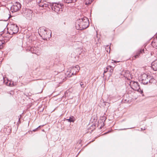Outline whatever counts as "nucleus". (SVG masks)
I'll use <instances>...</instances> for the list:
<instances>
[{
    "label": "nucleus",
    "instance_id": "obj_19",
    "mask_svg": "<svg viewBox=\"0 0 157 157\" xmlns=\"http://www.w3.org/2000/svg\"><path fill=\"white\" fill-rule=\"evenodd\" d=\"M112 67V66H110V65H109V66H107V67L106 68V69H105L104 71V74H103L104 75V74L105 73H106V72H107L109 70V68H111Z\"/></svg>",
    "mask_w": 157,
    "mask_h": 157
},
{
    "label": "nucleus",
    "instance_id": "obj_12",
    "mask_svg": "<svg viewBox=\"0 0 157 157\" xmlns=\"http://www.w3.org/2000/svg\"><path fill=\"white\" fill-rule=\"evenodd\" d=\"M10 39V37L2 35V34H1V35L0 36V40L1 41V42H4V44L9 41Z\"/></svg>",
    "mask_w": 157,
    "mask_h": 157
},
{
    "label": "nucleus",
    "instance_id": "obj_5",
    "mask_svg": "<svg viewBox=\"0 0 157 157\" xmlns=\"http://www.w3.org/2000/svg\"><path fill=\"white\" fill-rule=\"evenodd\" d=\"M22 13L27 19L30 20L33 16V11L30 9H23Z\"/></svg>",
    "mask_w": 157,
    "mask_h": 157
},
{
    "label": "nucleus",
    "instance_id": "obj_23",
    "mask_svg": "<svg viewBox=\"0 0 157 157\" xmlns=\"http://www.w3.org/2000/svg\"><path fill=\"white\" fill-rule=\"evenodd\" d=\"M41 126V125H40V126H39L37 128H36L33 129L32 131H33V132H35L39 128H40V127Z\"/></svg>",
    "mask_w": 157,
    "mask_h": 157
},
{
    "label": "nucleus",
    "instance_id": "obj_24",
    "mask_svg": "<svg viewBox=\"0 0 157 157\" xmlns=\"http://www.w3.org/2000/svg\"><path fill=\"white\" fill-rule=\"evenodd\" d=\"M109 69H110L109 70V71L111 73H113V69L112 67L111 68H109Z\"/></svg>",
    "mask_w": 157,
    "mask_h": 157
},
{
    "label": "nucleus",
    "instance_id": "obj_15",
    "mask_svg": "<svg viewBox=\"0 0 157 157\" xmlns=\"http://www.w3.org/2000/svg\"><path fill=\"white\" fill-rule=\"evenodd\" d=\"M151 45L153 47L157 48V37L154 38L151 42Z\"/></svg>",
    "mask_w": 157,
    "mask_h": 157
},
{
    "label": "nucleus",
    "instance_id": "obj_13",
    "mask_svg": "<svg viewBox=\"0 0 157 157\" xmlns=\"http://www.w3.org/2000/svg\"><path fill=\"white\" fill-rule=\"evenodd\" d=\"M11 132V128L9 127H6L3 129V132L6 135L9 134Z\"/></svg>",
    "mask_w": 157,
    "mask_h": 157
},
{
    "label": "nucleus",
    "instance_id": "obj_28",
    "mask_svg": "<svg viewBox=\"0 0 157 157\" xmlns=\"http://www.w3.org/2000/svg\"><path fill=\"white\" fill-rule=\"evenodd\" d=\"M102 124H103V126H104V123H103Z\"/></svg>",
    "mask_w": 157,
    "mask_h": 157
},
{
    "label": "nucleus",
    "instance_id": "obj_16",
    "mask_svg": "<svg viewBox=\"0 0 157 157\" xmlns=\"http://www.w3.org/2000/svg\"><path fill=\"white\" fill-rule=\"evenodd\" d=\"M59 78V79H61L60 82L64 81L65 80V74L63 73H62L61 75Z\"/></svg>",
    "mask_w": 157,
    "mask_h": 157
},
{
    "label": "nucleus",
    "instance_id": "obj_25",
    "mask_svg": "<svg viewBox=\"0 0 157 157\" xmlns=\"http://www.w3.org/2000/svg\"><path fill=\"white\" fill-rule=\"evenodd\" d=\"M67 94L68 93L67 92H66L65 93V97L67 96Z\"/></svg>",
    "mask_w": 157,
    "mask_h": 157
},
{
    "label": "nucleus",
    "instance_id": "obj_8",
    "mask_svg": "<svg viewBox=\"0 0 157 157\" xmlns=\"http://www.w3.org/2000/svg\"><path fill=\"white\" fill-rule=\"evenodd\" d=\"M130 86L132 89L134 90L139 91L140 89L139 84L137 82L131 81L130 82Z\"/></svg>",
    "mask_w": 157,
    "mask_h": 157
},
{
    "label": "nucleus",
    "instance_id": "obj_14",
    "mask_svg": "<svg viewBox=\"0 0 157 157\" xmlns=\"http://www.w3.org/2000/svg\"><path fill=\"white\" fill-rule=\"evenodd\" d=\"M151 67L154 71L157 70V60L154 61L151 63Z\"/></svg>",
    "mask_w": 157,
    "mask_h": 157
},
{
    "label": "nucleus",
    "instance_id": "obj_3",
    "mask_svg": "<svg viewBox=\"0 0 157 157\" xmlns=\"http://www.w3.org/2000/svg\"><path fill=\"white\" fill-rule=\"evenodd\" d=\"M39 33L44 40H45L51 37L52 32L50 30L42 28L40 29Z\"/></svg>",
    "mask_w": 157,
    "mask_h": 157
},
{
    "label": "nucleus",
    "instance_id": "obj_30",
    "mask_svg": "<svg viewBox=\"0 0 157 157\" xmlns=\"http://www.w3.org/2000/svg\"><path fill=\"white\" fill-rule=\"evenodd\" d=\"M141 130H142V128H141Z\"/></svg>",
    "mask_w": 157,
    "mask_h": 157
},
{
    "label": "nucleus",
    "instance_id": "obj_4",
    "mask_svg": "<svg viewBox=\"0 0 157 157\" xmlns=\"http://www.w3.org/2000/svg\"><path fill=\"white\" fill-rule=\"evenodd\" d=\"M42 49V48L40 46H36L32 47H29L28 48L27 50L30 51L32 53H34L37 55H39L40 54Z\"/></svg>",
    "mask_w": 157,
    "mask_h": 157
},
{
    "label": "nucleus",
    "instance_id": "obj_2",
    "mask_svg": "<svg viewBox=\"0 0 157 157\" xmlns=\"http://www.w3.org/2000/svg\"><path fill=\"white\" fill-rule=\"evenodd\" d=\"M88 21V18L85 17L78 20L75 24L76 29L82 30L86 28L89 25Z\"/></svg>",
    "mask_w": 157,
    "mask_h": 157
},
{
    "label": "nucleus",
    "instance_id": "obj_17",
    "mask_svg": "<svg viewBox=\"0 0 157 157\" xmlns=\"http://www.w3.org/2000/svg\"><path fill=\"white\" fill-rule=\"evenodd\" d=\"M94 0H84V3L86 5L90 4Z\"/></svg>",
    "mask_w": 157,
    "mask_h": 157
},
{
    "label": "nucleus",
    "instance_id": "obj_21",
    "mask_svg": "<svg viewBox=\"0 0 157 157\" xmlns=\"http://www.w3.org/2000/svg\"><path fill=\"white\" fill-rule=\"evenodd\" d=\"M67 120L70 122H74L75 121V119L73 118L70 117L69 119H67Z\"/></svg>",
    "mask_w": 157,
    "mask_h": 157
},
{
    "label": "nucleus",
    "instance_id": "obj_11",
    "mask_svg": "<svg viewBox=\"0 0 157 157\" xmlns=\"http://www.w3.org/2000/svg\"><path fill=\"white\" fill-rule=\"evenodd\" d=\"M80 70V67L78 65H76L75 67H71L70 71L71 73V75H75L77 72H78Z\"/></svg>",
    "mask_w": 157,
    "mask_h": 157
},
{
    "label": "nucleus",
    "instance_id": "obj_22",
    "mask_svg": "<svg viewBox=\"0 0 157 157\" xmlns=\"http://www.w3.org/2000/svg\"><path fill=\"white\" fill-rule=\"evenodd\" d=\"M80 83V86L82 88H84L85 87V86H84V84L82 82H81Z\"/></svg>",
    "mask_w": 157,
    "mask_h": 157
},
{
    "label": "nucleus",
    "instance_id": "obj_10",
    "mask_svg": "<svg viewBox=\"0 0 157 157\" xmlns=\"http://www.w3.org/2000/svg\"><path fill=\"white\" fill-rule=\"evenodd\" d=\"M149 76L145 74H143L141 76V83L145 85L148 84Z\"/></svg>",
    "mask_w": 157,
    "mask_h": 157
},
{
    "label": "nucleus",
    "instance_id": "obj_20",
    "mask_svg": "<svg viewBox=\"0 0 157 157\" xmlns=\"http://www.w3.org/2000/svg\"><path fill=\"white\" fill-rule=\"evenodd\" d=\"M148 83H152L153 82H154L155 81V79L154 78H150V77H149L148 79Z\"/></svg>",
    "mask_w": 157,
    "mask_h": 157
},
{
    "label": "nucleus",
    "instance_id": "obj_6",
    "mask_svg": "<svg viewBox=\"0 0 157 157\" xmlns=\"http://www.w3.org/2000/svg\"><path fill=\"white\" fill-rule=\"evenodd\" d=\"M18 31V28L15 24H11L9 28L8 29V32L10 34L12 35L17 33Z\"/></svg>",
    "mask_w": 157,
    "mask_h": 157
},
{
    "label": "nucleus",
    "instance_id": "obj_27",
    "mask_svg": "<svg viewBox=\"0 0 157 157\" xmlns=\"http://www.w3.org/2000/svg\"><path fill=\"white\" fill-rule=\"evenodd\" d=\"M109 132V131L108 132H106V133H104V134H105L107 133H108V132Z\"/></svg>",
    "mask_w": 157,
    "mask_h": 157
},
{
    "label": "nucleus",
    "instance_id": "obj_7",
    "mask_svg": "<svg viewBox=\"0 0 157 157\" xmlns=\"http://www.w3.org/2000/svg\"><path fill=\"white\" fill-rule=\"evenodd\" d=\"M21 3L17 2H16L13 4L10 8V10L12 13L17 12L21 8Z\"/></svg>",
    "mask_w": 157,
    "mask_h": 157
},
{
    "label": "nucleus",
    "instance_id": "obj_26",
    "mask_svg": "<svg viewBox=\"0 0 157 157\" xmlns=\"http://www.w3.org/2000/svg\"><path fill=\"white\" fill-rule=\"evenodd\" d=\"M126 129V128L121 129H119V130H125Z\"/></svg>",
    "mask_w": 157,
    "mask_h": 157
},
{
    "label": "nucleus",
    "instance_id": "obj_29",
    "mask_svg": "<svg viewBox=\"0 0 157 157\" xmlns=\"http://www.w3.org/2000/svg\"><path fill=\"white\" fill-rule=\"evenodd\" d=\"M141 93H142L143 92V91L141 90Z\"/></svg>",
    "mask_w": 157,
    "mask_h": 157
},
{
    "label": "nucleus",
    "instance_id": "obj_9",
    "mask_svg": "<svg viewBox=\"0 0 157 157\" xmlns=\"http://www.w3.org/2000/svg\"><path fill=\"white\" fill-rule=\"evenodd\" d=\"M145 49V48L144 47L139 49L137 51H136L135 52V55L133 57V59L139 58L141 54L144 53Z\"/></svg>",
    "mask_w": 157,
    "mask_h": 157
},
{
    "label": "nucleus",
    "instance_id": "obj_1",
    "mask_svg": "<svg viewBox=\"0 0 157 157\" xmlns=\"http://www.w3.org/2000/svg\"><path fill=\"white\" fill-rule=\"evenodd\" d=\"M36 2L40 7L44 9L48 7L49 5L52 10L58 13H60L62 11L63 8V4L59 2L51 3L43 0H36Z\"/></svg>",
    "mask_w": 157,
    "mask_h": 157
},
{
    "label": "nucleus",
    "instance_id": "obj_18",
    "mask_svg": "<svg viewBox=\"0 0 157 157\" xmlns=\"http://www.w3.org/2000/svg\"><path fill=\"white\" fill-rule=\"evenodd\" d=\"M77 0H64V2L67 3H74Z\"/></svg>",
    "mask_w": 157,
    "mask_h": 157
}]
</instances>
